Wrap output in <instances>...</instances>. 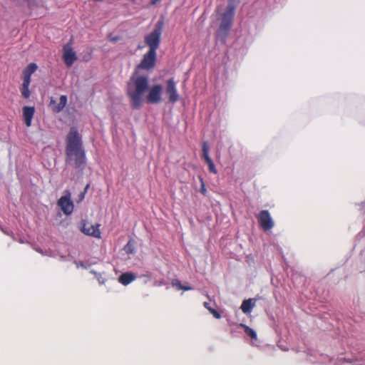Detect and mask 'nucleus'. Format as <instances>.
Here are the masks:
<instances>
[{
  "label": "nucleus",
  "instance_id": "1",
  "mask_svg": "<svg viewBox=\"0 0 365 365\" xmlns=\"http://www.w3.org/2000/svg\"><path fill=\"white\" fill-rule=\"evenodd\" d=\"M157 53L148 51L140 63L136 66L135 71L128 83L127 95L130 98V106L133 110H138L143 106V96L148 93L145 101L149 104H158L162 101L163 86L154 84L150 87V78L148 75L139 73V70L150 71L156 65Z\"/></svg>",
  "mask_w": 365,
  "mask_h": 365
},
{
  "label": "nucleus",
  "instance_id": "2",
  "mask_svg": "<svg viewBox=\"0 0 365 365\" xmlns=\"http://www.w3.org/2000/svg\"><path fill=\"white\" fill-rule=\"evenodd\" d=\"M66 163L73 161L76 168H82L86 164V158L82 148L81 136L76 128H71L66 137Z\"/></svg>",
  "mask_w": 365,
  "mask_h": 365
},
{
  "label": "nucleus",
  "instance_id": "3",
  "mask_svg": "<svg viewBox=\"0 0 365 365\" xmlns=\"http://www.w3.org/2000/svg\"><path fill=\"white\" fill-rule=\"evenodd\" d=\"M163 22L158 21L152 32L145 36V43L149 47V51H157L161 41Z\"/></svg>",
  "mask_w": 365,
  "mask_h": 365
},
{
  "label": "nucleus",
  "instance_id": "4",
  "mask_svg": "<svg viewBox=\"0 0 365 365\" xmlns=\"http://www.w3.org/2000/svg\"><path fill=\"white\" fill-rule=\"evenodd\" d=\"M234 15V8L231 6L227 7L225 13L222 14L221 23L218 31L219 35H222L223 36V37H226L229 30L230 29L232 25Z\"/></svg>",
  "mask_w": 365,
  "mask_h": 365
},
{
  "label": "nucleus",
  "instance_id": "5",
  "mask_svg": "<svg viewBox=\"0 0 365 365\" xmlns=\"http://www.w3.org/2000/svg\"><path fill=\"white\" fill-rule=\"evenodd\" d=\"M66 195L61 197L58 200L57 204L61 207L63 212L66 215H71L74 208L73 203L71 199V193L69 191H66Z\"/></svg>",
  "mask_w": 365,
  "mask_h": 365
},
{
  "label": "nucleus",
  "instance_id": "6",
  "mask_svg": "<svg viewBox=\"0 0 365 365\" xmlns=\"http://www.w3.org/2000/svg\"><path fill=\"white\" fill-rule=\"evenodd\" d=\"M165 93L170 103L174 104L179 101L180 96L178 93L176 83L173 78L168 79L166 82Z\"/></svg>",
  "mask_w": 365,
  "mask_h": 365
},
{
  "label": "nucleus",
  "instance_id": "7",
  "mask_svg": "<svg viewBox=\"0 0 365 365\" xmlns=\"http://www.w3.org/2000/svg\"><path fill=\"white\" fill-rule=\"evenodd\" d=\"M257 217L259 226L264 231L269 230L274 227V222L268 210H262Z\"/></svg>",
  "mask_w": 365,
  "mask_h": 365
},
{
  "label": "nucleus",
  "instance_id": "8",
  "mask_svg": "<svg viewBox=\"0 0 365 365\" xmlns=\"http://www.w3.org/2000/svg\"><path fill=\"white\" fill-rule=\"evenodd\" d=\"M81 230L86 235L101 238V231L99 229V225L98 224L92 225L88 222L83 221Z\"/></svg>",
  "mask_w": 365,
  "mask_h": 365
},
{
  "label": "nucleus",
  "instance_id": "9",
  "mask_svg": "<svg viewBox=\"0 0 365 365\" xmlns=\"http://www.w3.org/2000/svg\"><path fill=\"white\" fill-rule=\"evenodd\" d=\"M77 56L71 45L66 44L63 48V60L65 64L70 67L76 61Z\"/></svg>",
  "mask_w": 365,
  "mask_h": 365
},
{
  "label": "nucleus",
  "instance_id": "10",
  "mask_svg": "<svg viewBox=\"0 0 365 365\" xmlns=\"http://www.w3.org/2000/svg\"><path fill=\"white\" fill-rule=\"evenodd\" d=\"M202 158L204 159L205 163L208 166V170L210 173L216 174L217 173V170L215 168V165L211 159V158L209 155V146L207 145V142H204L202 143Z\"/></svg>",
  "mask_w": 365,
  "mask_h": 365
},
{
  "label": "nucleus",
  "instance_id": "11",
  "mask_svg": "<svg viewBox=\"0 0 365 365\" xmlns=\"http://www.w3.org/2000/svg\"><path fill=\"white\" fill-rule=\"evenodd\" d=\"M66 103L67 96L65 95H62L60 97L58 103H56V101L53 98H51L49 106L51 107L53 113H60L65 108Z\"/></svg>",
  "mask_w": 365,
  "mask_h": 365
},
{
  "label": "nucleus",
  "instance_id": "12",
  "mask_svg": "<svg viewBox=\"0 0 365 365\" xmlns=\"http://www.w3.org/2000/svg\"><path fill=\"white\" fill-rule=\"evenodd\" d=\"M22 111L24 123L27 127H30L35 114V108L34 106H24Z\"/></svg>",
  "mask_w": 365,
  "mask_h": 365
},
{
  "label": "nucleus",
  "instance_id": "13",
  "mask_svg": "<svg viewBox=\"0 0 365 365\" xmlns=\"http://www.w3.org/2000/svg\"><path fill=\"white\" fill-rule=\"evenodd\" d=\"M136 278V276L131 272H125L123 273L119 277V282L123 284V285H128V284L131 283L133 281H134Z\"/></svg>",
  "mask_w": 365,
  "mask_h": 365
},
{
  "label": "nucleus",
  "instance_id": "14",
  "mask_svg": "<svg viewBox=\"0 0 365 365\" xmlns=\"http://www.w3.org/2000/svg\"><path fill=\"white\" fill-rule=\"evenodd\" d=\"M37 69V65L34 63H29L23 71V79L31 81V76Z\"/></svg>",
  "mask_w": 365,
  "mask_h": 365
},
{
  "label": "nucleus",
  "instance_id": "15",
  "mask_svg": "<svg viewBox=\"0 0 365 365\" xmlns=\"http://www.w3.org/2000/svg\"><path fill=\"white\" fill-rule=\"evenodd\" d=\"M31 81L29 79H23V83L21 87V96L24 98H29L31 96V92L29 91V85Z\"/></svg>",
  "mask_w": 365,
  "mask_h": 365
},
{
  "label": "nucleus",
  "instance_id": "16",
  "mask_svg": "<svg viewBox=\"0 0 365 365\" xmlns=\"http://www.w3.org/2000/svg\"><path fill=\"white\" fill-rule=\"evenodd\" d=\"M254 303H252V299H245L241 305V309L243 313L247 314L250 313L252 309L254 307Z\"/></svg>",
  "mask_w": 365,
  "mask_h": 365
},
{
  "label": "nucleus",
  "instance_id": "17",
  "mask_svg": "<svg viewBox=\"0 0 365 365\" xmlns=\"http://www.w3.org/2000/svg\"><path fill=\"white\" fill-rule=\"evenodd\" d=\"M240 326L242 328H244L245 332L252 339H257V334L255 330L251 329L250 327L244 324H240Z\"/></svg>",
  "mask_w": 365,
  "mask_h": 365
},
{
  "label": "nucleus",
  "instance_id": "18",
  "mask_svg": "<svg viewBox=\"0 0 365 365\" xmlns=\"http://www.w3.org/2000/svg\"><path fill=\"white\" fill-rule=\"evenodd\" d=\"M172 285L173 287H175L177 289H182V284H181V282L178 279H173L172 281Z\"/></svg>",
  "mask_w": 365,
  "mask_h": 365
},
{
  "label": "nucleus",
  "instance_id": "19",
  "mask_svg": "<svg viewBox=\"0 0 365 365\" xmlns=\"http://www.w3.org/2000/svg\"><path fill=\"white\" fill-rule=\"evenodd\" d=\"M199 178H200V182H201L200 192L203 195H206L207 190L205 188V183H204L203 178H201V177H199Z\"/></svg>",
  "mask_w": 365,
  "mask_h": 365
},
{
  "label": "nucleus",
  "instance_id": "20",
  "mask_svg": "<svg viewBox=\"0 0 365 365\" xmlns=\"http://www.w3.org/2000/svg\"><path fill=\"white\" fill-rule=\"evenodd\" d=\"M208 310L213 315V317L215 318H216V319H220L221 318L220 314L217 310H215V309L208 308Z\"/></svg>",
  "mask_w": 365,
  "mask_h": 365
},
{
  "label": "nucleus",
  "instance_id": "21",
  "mask_svg": "<svg viewBox=\"0 0 365 365\" xmlns=\"http://www.w3.org/2000/svg\"><path fill=\"white\" fill-rule=\"evenodd\" d=\"M192 289V288L191 287L182 285V290L188 291Z\"/></svg>",
  "mask_w": 365,
  "mask_h": 365
},
{
  "label": "nucleus",
  "instance_id": "22",
  "mask_svg": "<svg viewBox=\"0 0 365 365\" xmlns=\"http://www.w3.org/2000/svg\"><path fill=\"white\" fill-rule=\"evenodd\" d=\"M119 39H120V37H119V36H115V37H113V38H110V41H112V42H116V41H118Z\"/></svg>",
  "mask_w": 365,
  "mask_h": 365
},
{
  "label": "nucleus",
  "instance_id": "23",
  "mask_svg": "<svg viewBox=\"0 0 365 365\" xmlns=\"http://www.w3.org/2000/svg\"><path fill=\"white\" fill-rule=\"evenodd\" d=\"M203 304H204V307H205L207 309H208V308H212L211 307H210V304H209V303H208V302H205Z\"/></svg>",
  "mask_w": 365,
  "mask_h": 365
},
{
  "label": "nucleus",
  "instance_id": "24",
  "mask_svg": "<svg viewBox=\"0 0 365 365\" xmlns=\"http://www.w3.org/2000/svg\"><path fill=\"white\" fill-rule=\"evenodd\" d=\"M85 194H86V193H84V192H82L79 195V198H80V200H83V199L84 198V197H85Z\"/></svg>",
  "mask_w": 365,
  "mask_h": 365
},
{
  "label": "nucleus",
  "instance_id": "25",
  "mask_svg": "<svg viewBox=\"0 0 365 365\" xmlns=\"http://www.w3.org/2000/svg\"><path fill=\"white\" fill-rule=\"evenodd\" d=\"M160 0H152L151 1V5H155L158 2H159Z\"/></svg>",
  "mask_w": 365,
  "mask_h": 365
},
{
  "label": "nucleus",
  "instance_id": "26",
  "mask_svg": "<svg viewBox=\"0 0 365 365\" xmlns=\"http://www.w3.org/2000/svg\"><path fill=\"white\" fill-rule=\"evenodd\" d=\"M89 186H90V185H89V184H87V185H86V187H85L84 190H83V192L86 193V192H87L88 189L89 188Z\"/></svg>",
  "mask_w": 365,
  "mask_h": 365
},
{
  "label": "nucleus",
  "instance_id": "27",
  "mask_svg": "<svg viewBox=\"0 0 365 365\" xmlns=\"http://www.w3.org/2000/svg\"><path fill=\"white\" fill-rule=\"evenodd\" d=\"M1 231H2L4 234H6V235H11V233H9V232L6 231V230H4L3 228H1Z\"/></svg>",
  "mask_w": 365,
  "mask_h": 365
},
{
  "label": "nucleus",
  "instance_id": "28",
  "mask_svg": "<svg viewBox=\"0 0 365 365\" xmlns=\"http://www.w3.org/2000/svg\"><path fill=\"white\" fill-rule=\"evenodd\" d=\"M132 1H135V0H131Z\"/></svg>",
  "mask_w": 365,
  "mask_h": 365
}]
</instances>
